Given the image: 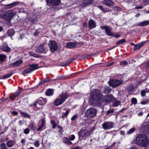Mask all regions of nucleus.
I'll return each mask as SVG.
<instances>
[{
	"instance_id": "nucleus-21",
	"label": "nucleus",
	"mask_w": 149,
	"mask_h": 149,
	"mask_svg": "<svg viewBox=\"0 0 149 149\" xmlns=\"http://www.w3.org/2000/svg\"><path fill=\"white\" fill-rule=\"evenodd\" d=\"M145 43V42H142L141 43H139L135 45L133 49V50L134 51H136L139 49Z\"/></svg>"
},
{
	"instance_id": "nucleus-64",
	"label": "nucleus",
	"mask_w": 149,
	"mask_h": 149,
	"mask_svg": "<svg viewBox=\"0 0 149 149\" xmlns=\"http://www.w3.org/2000/svg\"><path fill=\"white\" fill-rule=\"evenodd\" d=\"M80 148L79 146H77L76 147H74L73 148H72L71 149H80Z\"/></svg>"
},
{
	"instance_id": "nucleus-12",
	"label": "nucleus",
	"mask_w": 149,
	"mask_h": 149,
	"mask_svg": "<svg viewBox=\"0 0 149 149\" xmlns=\"http://www.w3.org/2000/svg\"><path fill=\"white\" fill-rule=\"evenodd\" d=\"M47 3L50 4L53 6H57L61 3L60 0H47Z\"/></svg>"
},
{
	"instance_id": "nucleus-41",
	"label": "nucleus",
	"mask_w": 149,
	"mask_h": 149,
	"mask_svg": "<svg viewBox=\"0 0 149 149\" xmlns=\"http://www.w3.org/2000/svg\"><path fill=\"white\" fill-rule=\"evenodd\" d=\"M128 63L127 61H122L120 62V64L121 65L125 66L127 65Z\"/></svg>"
},
{
	"instance_id": "nucleus-32",
	"label": "nucleus",
	"mask_w": 149,
	"mask_h": 149,
	"mask_svg": "<svg viewBox=\"0 0 149 149\" xmlns=\"http://www.w3.org/2000/svg\"><path fill=\"white\" fill-rule=\"evenodd\" d=\"M7 33L9 36L12 37L14 35L15 32L13 30L11 29L8 31Z\"/></svg>"
},
{
	"instance_id": "nucleus-44",
	"label": "nucleus",
	"mask_w": 149,
	"mask_h": 149,
	"mask_svg": "<svg viewBox=\"0 0 149 149\" xmlns=\"http://www.w3.org/2000/svg\"><path fill=\"white\" fill-rule=\"evenodd\" d=\"M114 10H116L117 11H119L120 10V7L118 6H114L113 8Z\"/></svg>"
},
{
	"instance_id": "nucleus-43",
	"label": "nucleus",
	"mask_w": 149,
	"mask_h": 149,
	"mask_svg": "<svg viewBox=\"0 0 149 149\" xmlns=\"http://www.w3.org/2000/svg\"><path fill=\"white\" fill-rule=\"evenodd\" d=\"M120 103V102L119 101H118L114 103L113 105L115 106H118Z\"/></svg>"
},
{
	"instance_id": "nucleus-8",
	"label": "nucleus",
	"mask_w": 149,
	"mask_h": 149,
	"mask_svg": "<svg viewBox=\"0 0 149 149\" xmlns=\"http://www.w3.org/2000/svg\"><path fill=\"white\" fill-rule=\"evenodd\" d=\"M91 134V132L86 130H81L78 132L79 136L82 137L88 136Z\"/></svg>"
},
{
	"instance_id": "nucleus-16",
	"label": "nucleus",
	"mask_w": 149,
	"mask_h": 149,
	"mask_svg": "<svg viewBox=\"0 0 149 149\" xmlns=\"http://www.w3.org/2000/svg\"><path fill=\"white\" fill-rule=\"evenodd\" d=\"M89 27L91 29L96 26V23L92 19H90L89 20L88 22Z\"/></svg>"
},
{
	"instance_id": "nucleus-54",
	"label": "nucleus",
	"mask_w": 149,
	"mask_h": 149,
	"mask_svg": "<svg viewBox=\"0 0 149 149\" xmlns=\"http://www.w3.org/2000/svg\"><path fill=\"white\" fill-rule=\"evenodd\" d=\"M69 112V111L68 110H67L66 112L63 113V114L65 116H66L68 114Z\"/></svg>"
},
{
	"instance_id": "nucleus-13",
	"label": "nucleus",
	"mask_w": 149,
	"mask_h": 149,
	"mask_svg": "<svg viewBox=\"0 0 149 149\" xmlns=\"http://www.w3.org/2000/svg\"><path fill=\"white\" fill-rule=\"evenodd\" d=\"M19 4V2H14L10 4L5 5L4 8L5 9L10 8L18 5Z\"/></svg>"
},
{
	"instance_id": "nucleus-3",
	"label": "nucleus",
	"mask_w": 149,
	"mask_h": 149,
	"mask_svg": "<svg viewBox=\"0 0 149 149\" xmlns=\"http://www.w3.org/2000/svg\"><path fill=\"white\" fill-rule=\"evenodd\" d=\"M13 16V11L9 10L0 13V17L6 21H10Z\"/></svg>"
},
{
	"instance_id": "nucleus-47",
	"label": "nucleus",
	"mask_w": 149,
	"mask_h": 149,
	"mask_svg": "<svg viewBox=\"0 0 149 149\" xmlns=\"http://www.w3.org/2000/svg\"><path fill=\"white\" fill-rule=\"evenodd\" d=\"M149 101V100H146L141 102V103L142 104H145L147 103Z\"/></svg>"
},
{
	"instance_id": "nucleus-2",
	"label": "nucleus",
	"mask_w": 149,
	"mask_h": 149,
	"mask_svg": "<svg viewBox=\"0 0 149 149\" xmlns=\"http://www.w3.org/2000/svg\"><path fill=\"white\" fill-rule=\"evenodd\" d=\"M148 142L147 136L144 134H141L136 137L135 143L139 146L146 147Z\"/></svg>"
},
{
	"instance_id": "nucleus-53",
	"label": "nucleus",
	"mask_w": 149,
	"mask_h": 149,
	"mask_svg": "<svg viewBox=\"0 0 149 149\" xmlns=\"http://www.w3.org/2000/svg\"><path fill=\"white\" fill-rule=\"evenodd\" d=\"M43 80L45 83L49 81L50 79L48 77H47L46 78H45V79H44Z\"/></svg>"
},
{
	"instance_id": "nucleus-26",
	"label": "nucleus",
	"mask_w": 149,
	"mask_h": 149,
	"mask_svg": "<svg viewBox=\"0 0 149 149\" xmlns=\"http://www.w3.org/2000/svg\"><path fill=\"white\" fill-rule=\"evenodd\" d=\"M76 45L74 42H68L67 45V47L69 48H72L76 47Z\"/></svg>"
},
{
	"instance_id": "nucleus-51",
	"label": "nucleus",
	"mask_w": 149,
	"mask_h": 149,
	"mask_svg": "<svg viewBox=\"0 0 149 149\" xmlns=\"http://www.w3.org/2000/svg\"><path fill=\"white\" fill-rule=\"evenodd\" d=\"M141 95L142 97H144L145 95V92L144 91H141Z\"/></svg>"
},
{
	"instance_id": "nucleus-61",
	"label": "nucleus",
	"mask_w": 149,
	"mask_h": 149,
	"mask_svg": "<svg viewBox=\"0 0 149 149\" xmlns=\"http://www.w3.org/2000/svg\"><path fill=\"white\" fill-rule=\"evenodd\" d=\"M113 63V62L109 63L107 65V66H110Z\"/></svg>"
},
{
	"instance_id": "nucleus-49",
	"label": "nucleus",
	"mask_w": 149,
	"mask_h": 149,
	"mask_svg": "<svg viewBox=\"0 0 149 149\" xmlns=\"http://www.w3.org/2000/svg\"><path fill=\"white\" fill-rule=\"evenodd\" d=\"M114 110H109L107 111V114H109L110 113H112L114 112Z\"/></svg>"
},
{
	"instance_id": "nucleus-27",
	"label": "nucleus",
	"mask_w": 149,
	"mask_h": 149,
	"mask_svg": "<svg viewBox=\"0 0 149 149\" xmlns=\"http://www.w3.org/2000/svg\"><path fill=\"white\" fill-rule=\"evenodd\" d=\"M149 24V20L144 21L140 22L139 25L140 26H143Z\"/></svg>"
},
{
	"instance_id": "nucleus-5",
	"label": "nucleus",
	"mask_w": 149,
	"mask_h": 149,
	"mask_svg": "<svg viewBox=\"0 0 149 149\" xmlns=\"http://www.w3.org/2000/svg\"><path fill=\"white\" fill-rule=\"evenodd\" d=\"M97 113V111L96 109L91 108L86 110L85 114L87 118H90L95 116L96 115Z\"/></svg>"
},
{
	"instance_id": "nucleus-22",
	"label": "nucleus",
	"mask_w": 149,
	"mask_h": 149,
	"mask_svg": "<svg viewBox=\"0 0 149 149\" xmlns=\"http://www.w3.org/2000/svg\"><path fill=\"white\" fill-rule=\"evenodd\" d=\"M0 49L3 51L6 52H9L10 51V48L6 46H2L0 47Z\"/></svg>"
},
{
	"instance_id": "nucleus-17",
	"label": "nucleus",
	"mask_w": 149,
	"mask_h": 149,
	"mask_svg": "<svg viewBox=\"0 0 149 149\" xmlns=\"http://www.w3.org/2000/svg\"><path fill=\"white\" fill-rule=\"evenodd\" d=\"M102 3L108 6H113L114 5V2L111 0H104L102 1Z\"/></svg>"
},
{
	"instance_id": "nucleus-28",
	"label": "nucleus",
	"mask_w": 149,
	"mask_h": 149,
	"mask_svg": "<svg viewBox=\"0 0 149 149\" xmlns=\"http://www.w3.org/2000/svg\"><path fill=\"white\" fill-rule=\"evenodd\" d=\"M105 32L107 33V34L109 36H113V33H112L111 31L110 28L109 27H108L107 29H106L105 31Z\"/></svg>"
},
{
	"instance_id": "nucleus-18",
	"label": "nucleus",
	"mask_w": 149,
	"mask_h": 149,
	"mask_svg": "<svg viewBox=\"0 0 149 149\" xmlns=\"http://www.w3.org/2000/svg\"><path fill=\"white\" fill-rule=\"evenodd\" d=\"M45 50V48L42 45H40L37 48L36 52L38 53H42Z\"/></svg>"
},
{
	"instance_id": "nucleus-60",
	"label": "nucleus",
	"mask_w": 149,
	"mask_h": 149,
	"mask_svg": "<svg viewBox=\"0 0 149 149\" xmlns=\"http://www.w3.org/2000/svg\"><path fill=\"white\" fill-rule=\"evenodd\" d=\"M144 2L147 4H149V0H144Z\"/></svg>"
},
{
	"instance_id": "nucleus-4",
	"label": "nucleus",
	"mask_w": 149,
	"mask_h": 149,
	"mask_svg": "<svg viewBox=\"0 0 149 149\" xmlns=\"http://www.w3.org/2000/svg\"><path fill=\"white\" fill-rule=\"evenodd\" d=\"M67 95L66 93H63L61 94L59 96V98L56 99L54 102V104L58 106L62 104L67 98Z\"/></svg>"
},
{
	"instance_id": "nucleus-45",
	"label": "nucleus",
	"mask_w": 149,
	"mask_h": 149,
	"mask_svg": "<svg viewBox=\"0 0 149 149\" xmlns=\"http://www.w3.org/2000/svg\"><path fill=\"white\" fill-rule=\"evenodd\" d=\"M75 138V136L74 135H72L70 136L69 137V139L71 141L73 140Z\"/></svg>"
},
{
	"instance_id": "nucleus-19",
	"label": "nucleus",
	"mask_w": 149,
	"mask_h": 149,
	"mask_svg": "<svg viewBox=\"0 0 149 149\" xmlns=\"http://www.w3.org/2000/svg\"><path fill=\"white\" fill-rule=\"evenodd\" d=\"M145 43V42H142L141 43H139L135 45L133 49V50L134 51H136L139 49Z\"/></svg>"
},
{
	"instance_id": "nucleus-31",
	"label": "nucleus",
	"mask_w": 149,
	"mask_h": 149,
	"mask_svg": "<svg viewBox=\"0 0 149 149\" xmlns=\"http://www.w3.org/2000/svg\"><path fill=\"white\" fill-rule=\"evenodd\" d=\"M111 90V88L109 87H106L105 88L103 92L105 94H108L110 92Z\"/></svg>"
},
{
	"instance_id": "nucleus-6",
	"label": "nucleus",
	"mask_w": 149,
	"mask_h": 149,
	"mask_svg": "<svg viewBox=\"0 0 149 149\" xmlns=\"http://www.w3.org/2000/svg\"><path fill=\"white\" fill-rule=\"evenodd\" d=\"M30 67L27 68L23 71V74H28L38 68V65L36 64H29Z\"/></svg>"
},
{
	"instance_id": "nucleus-38",
	"label": "nucleus",
	"mask_w": 149,
	"mask_h": 149,
	"mask_svg": "<svg viewBox=\"0 0 149 149\" xmlns=\"http://www.w3.org/2000/svg\"><path fill=\"white\" fill-rule=\"evenodd\" d=\"M135 130V127H133L130 129L127 133V134H130L133 133Z\"/></svg>"
},
{
	"instance_id": "nucleus-14",
	"label": "nucleus",
	"mask_w": 149,
	"mask_h": 149,
	"mask_svg": "<svg viewBox=\"0 0 149 149\" xmlns=\"http://www.w3.org/2000/svg\"><path fill=\"white\" fill-rule=\"evenodd\" d=\"M141 129L144 133H149V125H142Z\"/></svg>"
},
{
	"instance_id": "nucleus-15",
	"label": "nucleus",
	"mask_w": 149,
	"mask_h": 149,
	"mask_svg": "<svg viewBox=\"0 0 149 149\" xmlns=\"http://www.w3.org/2000/svg\"><path fill=\"white\" fill-rule=\"evenodd\" d=\"M76 58L74 57V58H69L68 60L66 62H61L60 63L59 65V66H65L67 65H69L72 61L74 59H76Z\"/></svg>"
},
{
	"instance_id": "nucleus-40",
	"label": "nucleus",
	"mask_w": 149,
	"mask_h": 149,
	"mask_svg": "<svg viewBox=\"0 0 149 149\" xmlns=\"http://www.w3.org/2000/svg\"><path fill=\"white\" fill-rule=\"evenodd\" d=\"M20 93V90H18L13 94V95L15 97H16Z\"/></svg>"
},
{
	"instance_id": "nucleus-58",
	"label": "nucleus",
	"mask_w": 149,
	"mask_h": 149,
	"mask_svg": "<svg viewBox=\"0 0 149 149\" xmlns=\"http://www.w3.org/2000/svg\"><path fill=\"white\" fill-rule=\"evenodd\" d=\"M32 56L36 57H38V55L35 53L33 54Z\"/></svg>"
},
{
	"instance_id": "nucleus-20",
	"label": "nucleus",
	"mask_w": 149,
	"mask_h": 149,
	"mask_svg": "<svg viewBox=\"0 0 149 149\" xmlns=\"http://www.w3.org/2000/svg\"><path fill=\"white\" fill-rule=\"evenodd\" d=\"M145 43V42H142L141 43H139L135 45L133 49V50L134 51H136L139 49Z\"/></svg>"
},
{
	"instance_id": "nucleus-36",
	"label": "nucleus",
	"mask_w": 149,
	"mask_h": 149,
	"mask_svg": "<svg viewBox=\"0 0 149 149\" xmlns=\"http://www.w3.org/2000/svg\"><path fill=\"white\" fill-rule=\"evenodd\" d=\"M0 149H7V147L6 144L4 143H1L0 145Z\"/></svg>"
},
{
	"instance_id": "nucleus-23",
	"label": "nucleus",
	"mask_w": 149,
	"mask_h": 149,
	"mask_svg": "<svg viewBox=\"0 0 149 149\" xmlns=\"http://www.w3.org/2000/svg\"><path fill=\"white\" fill-rule=\"evenodd\" d=\"M93 2V0H83V4L82 6H86L88 5L91 4Z\"/></svg>"
},
{
	"instance_id": "nucleus-62",
	"label": "nucleus",
	"mask_w": 149,
	"mask_h": 149,
	"mask_svg": "<svg viewBox=\"0 0 149 149\" xmlns=\"http://www.w3.org/2000/svg\"><path fill=\"white\" fill-rule=\"evenodd\" d=\"M68 142L67 143H68V144L70 145L72 143V142L71 141H70L69 139V140H68Z\"/></svg>"
},
{
	"instance_id": "nucleus-10",
	"label": "nucleus",
	"mask_w": 149,
	"mask_h": 149,
	"mask_svg": "<svg viewBox=\"0 0 149 149\" xmlns=\"http://www.w3.org/2000/svg\"><path fill=\"white\" fill-rule=\"evenodd\" d=\"M49 46L50 50L52 52L55 51L57 49V45L56 43L54 41H50Z\"/></svg>"
},
{
	"instance_id": "nucleus-30",
	"label": "nucleus",
	"mask_w": 149,
	"mask_h": 149,
	"mask_svg": "<svg viewBox=\"0 0 149 149\" xmlns=\"http://www.w3.org/2000/svg\"><path fill=\"white\" fill-rule=\"evenodd\" d=\"M46 95L48 96L52 95L53 94L54 92L53 89H49L46 92Z\"/></svg>"
},
{
	"instance_id": "nucleus-63",
	"label": "nucleus",
	"mask_w": 149,
	"mask_h": 149,
	"mask_svg": "<svg viewBox=\"0 0 149 149\" xmlns=\"http://www.w3.org/2000/svg\"><path fill=\"white\" fill-rule=\"evenodd\" d=\"M142 8V6H138L136 7V9H141Z\"/></svg>"
},
{
	"instance_id": "nucleus-52",
	"label": "nucleus",
	"mask_w": 149,
	"mask_h": 149,
	"mask_svg": "<svg viewBox=\"0 0 149 149\" xmlns=\"http://www.w3.org/2000/svg\"><path fill=\"white\" fill-rule=\"evenodd\" d=\"M108 27V26H101L100 28L102 29H105V30H106V29H107Z\"/></svg>"
},
{
	"instance_id": "nucleus-42",
	"label": "nucleus",
	"mask_w": 149,
	"mask_h": 149,
	"mask_svg": "<svg viewBox=\"0 0 149 149\" xmlns=\"http://www.w3.org/2000/svg\"><path fill=\"white\" fill-rule=\"evenodd\" d=\"M131 101L132 103L134 104H135L137 103V100L135 98H133L132 99Z\"/></svg>"
},
{
	"instance_id": "nucleus-34",
	"label": "nucleus",
	"mask_w": 149,
	"mask_h": 149,
	"mask_svg": "<svg viewBox=\"0 0 149 149\" xmlns=\"http://www.w3.org/2000/svg\"><path fill=\"white\" fill-rule=\"evenodd\" d=\"M6 56L3 54H0V62H3L5 60Z\"/></svg>"
},
{
	"instance_id": "nucleus-39",
	"label": "nucleus",
	"mask_w": 149,
	"mask_h": 149,
	"mask_svg": "<svg viewBox=\"0 0 149 149\" xmlns=\"http://www.w3.org/2000/svg\"><path fill=\"white\" fill-rule=\"evenodd\" d=\"M125 42V40L124 39H122V40H120L117 41L116 44H120L122 43H124Z\"/></svg>"
},
{
	"instance_id": "nucleus-55",
	"label": "nucleus",
	"mask_w": 149,
	"mask_h": 149,
	"mask_svg": "<svg viewBox=\"0 0 149 149\" xmlns=\"http://www.w3.org/2000/svg\"><path fill=\"white\" fill-rule=\"evenodd\" d=\"M77 117V116L76 115H74L71 118L72 120H74Z\"/></svg>"
},
{
	"instance_id": "nucleus-57",
	"label": "nucleus",
	"mask_w": 149,
	"mask_h": 149,
	"mask_svg": "<svg viewBox=\"0 0 149 149\" xmlns=\"http://www.w3.org/2000/svg\"><path fill=\"white\" fill-rule=\"evenodd\" d=\"M83 26L84 27L86 28L87 27V24L86 22H84L83 24Z\"/></svg>"
},
{
	"instance_id": "nucleus-24",
	"label": "nucleus",
	"mask_w": 149,
	"mask_h": 149,
	"mask_svg": "<svg viewBox=\"0 0 149 149\" xmlns=\"http://www.w3.org/2000/svg\"><path fill=\"white\" fill-rule=\"evenodd\" d=\"M22 63V61L21 60H18L13 63L12 64L13 66L14 67H16L19 66Z\"/></svg>"
},
{
	"instance_id": "nucleus-11",
	"label": "nucleus",
	"mask_w": 149,
	"mask_h": 149,
	"mask_svg": "<svg viewBox=\"0 0 149 149\" xmlns=\"http://www.w3.org/2000/svg\"><path fill=\"white\" fill-rule=\"evenodd\" d=\"M113 124L112 122H105L102 124V127L105 130H108L113 127Z\"/></svg>"
},
{
	"instance_id": "nucleus-29",
	"label": "nucleus",
	"mask_w": 149,
	"mask_h": 149,
	"mask_svg": "<svg viewBox=\"0 0 149 149\" xmlns=\"http://www.w3.org/2000/svg\"><path fill=\"white\" fill-rule=\"evenodd\" d=\"M19 112L22 116H24L25 118H30V116L26 113L21 111H19Z\"/></svg>"
},
{
	"instance_id": "nucleus-33",
	"label": "nucleus",
	"mask_w": 149,
	"mask_h": 149,
	"mask_svg": "<svg viewBox=\"0 0 149 149\" xmlns=\"http://www.w3.org/2000/svg\"><path fill=\"white\" fill-rule=\"evenodd\" d=\"M14 144V142L13 141H10L6 143V144L8 147H10L13 146Z\"/></svg>"
},
{
	"instance_id": "nucleus-48",
	"label": "nucleus",
	"mask_w": 149,
	"mask_h": 149,
	"mask_svg": "<svg viewBox=\"0 0 149 149\" xmlns=\"http://www.w3.org/2000/svg\"><path fill=\"white\" fill-rule=\"evenodd\" d=\"M29 132V130L28 128H26L24 131V133L26 134H28Z\"/></svg>"
},
{
	"instance_id": "nucleus-9",
	"label": "nucleus",
	"mask_w": 149,
	"mask_h": 149,
	"mask_svg": "<svg viewBox=\"0 0 149 149\" xmlns=\"http://www.w3.org/2000/svg\"><path fill=\"white\" fill-rule=\"evenodd\" d=\"M45 104V102L43 98L40 97L39 100H38L34 104L36 108L40 109L42 107V106Z\"/></svg>"
},
{
	"instance_id": "nucleus-35",
	"label": "nucleus",
	"mask_w": 149,
	"mask_h": 149,
	"mask_svg": "<svg viewBox=\"0 0 149 149\" xmlns=\"http://www.w3.org/2000/svg\"><path fill=\"white\" fill-rule=\"evenodd\" d=\"M12 74V73L11 72H10V73L6 74L5 75L3 76L2 79H6L10 76H11Z\"/></svg>"
},
{
	"instance_id": "nucleus-56",
	"label": "nucleus",
	"mask_w": 149,
	"mask_h": 149,
	"mask_svg": "<svg viewBox=\"0 0 149 149\" xmlns=\"http://www.w3.org/2000/svg\"><path fill=\"white\" fill-rule=\"evenodd\" d=\"M69 140V139H68V138H65L64 139V140L63 141L65 143H67L68 141V140Z\"/></svg>"
},
{
	"instance_id": "nucleus-37",
	"label": "nucleus",
	"mask_w": 149,
	"mask_h": 149,
	"mask_svg": "<svg viewBox=\"0 0 149 149\" xmlns=\"http://www.w3.org/2000/svg\"><path fill=\"white\" fill-rule=\"evenodd\" d=\"M134 87L130 85L128 86L127 90L129 92H130L131 91H132L134 90Z\"/></svg>"
},
{
	"instance_id": "nucleus-7",
	"label": "nucleus",
	"mask_w": 149,
	"mask_h": 149,
	"mask_svg": "<svg viewBox=\"0 0 149 149\" xmlns=\"http://www.w3.org/2000/svg\"><path fill=\"white\" fill-rule=\"evenodd\" d=\"M123 82L121 80H111L109 81V85L113 88H116L121 85Z\"/></svg>"
},
{
	"instance_id": "nucleus-1",
	"label": "nucleus",
	"mask_w": 149,
	"mask_h": 149,
	"mask_svg": "<svg viewBox=\"0 0 149 149\" xmlns=\"http://www.w3.org/2000/svg\"><path fill=\"white\" fill-rule=\"evenodd\" d=\"M102 95L99 91L96 90L91 93V102L94 106L100 104L101 102H106L107 103H110L113 101L114 98L111 95H108L104 96L103 99H102Z\"/></svg>"
},
{
	"instance_id": "nucleus-46",
	"label": "nucleus",
	"mask_w": 149,
	"mask_h": 149,
	"mask_svg": "<svg viewBox=\"0 0 149 149\" xmlns=\"http://www.w3.org/2000/svg\"><path fill=\"white\" fill-rule=\"evenodd\" d=\"M34 145L36 147H38L39 146L40 143H39V141H37L34 143Z\"/></svg>"
},
{
	"instance_id": "nucleus-25",
	"label": "nucleus",
	"mask_w": 149,
	"mask_h": 149,
	"mask_svg": "<svg viewBox=\"0 0 149 149\" xmlns=\"http://www.w3.org/2000/svg\"><path fill=\"white\" fill-rule=\"evenodd\" d=\"M45 118H42L41 119V125L37 129L38 131H39L41 130L42 127H44L45 124Z\"/></svg>"
},
{
	"instance_id": "nucleus-59",
	"label": "nucleus",
	"mask_w": 149,
	"mask_h": 149,
	"mask_svg": "<svg viewBox=\"0 0 149 149\" xmlns=\"http://www.w3.org/2000/svg\"><path fill=\"white\" fill-rule=\"evenodd\" d=\"M112 36L115 37L116 38H118V37H119L120 36V35L118 34H113V36Z\"/></svg>"
},
{
	"instance_id": "nucleus-50",
	"label": "nucleus",
	"mask_w": 149,
	"mask_h": 149,
	"mask_svg": "<svg viewBox=\"0 0 149 149\" xmlns=\"http://www.w3.org/2000/svg\"><path fill=\"white\" fill-rule=\"evenodd\" d=\"M11 113L13 115L17 116L18 114V113L15 111H13Z\"/></svg>"
}]
</instances>
